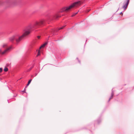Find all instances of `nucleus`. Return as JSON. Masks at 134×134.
I'll list each match as a JSON object with an SVG mask.
<instances>
[{"mask_svg": "<svg viewBox=\"0 0 134 134\" xmlns=\"http://www.w3.org/2000/svg\"><path fill=\"white\" fill-rule=\"evenodd\" d=\"M45 21L44 19H43L39 22H36L33 24L29 26L24 30V34L21 36H20L18 34H16L9 38V41L12 42L15 40L16 43H18L24 37L28 35L31 31L39 26L43 24Z\"/></svg>", "mask_w": 134, "mask_h": 134, "instance_id": "nucleus-1", "label": "nucleus"}, {"mask_svg": "<svg viewBox=\"0 0 134 134\" xmlns=\"http://www.w3.org/2000/svg\"><path fill=\"white\" fill-rule=\"evenodd\" d=\"M79 3H81V2L79 1L73 3L71 5L68 7H63L62 9V12H67L71 8L75 6L76 5Z\"/></svg>", "mask_w": 134, "mask_h": 134, "instance_id": "nucleus-2", "label": "nucleus"}, {"mask_svg": "<svg viewBox=\"0 0 134 134\" xmlns=\"http://www.w3.org/2000/svg\"><path fill=\"white\" fill-rule=\"evenodd\" d=\"M126 2H124L123 3V5L122 8L125 9L127 7L129 3V0H126Z\"/></svg>", "mask_w": 134, "mask_h": 134, "instance_id": "nucleus-3", "label": "nucleus"}, {"mask_svg": "<svg viewBox=\"0 0 134 134\" xmlns=\"http://www.w3.org/2000/svg\"><path fill=\"white\" fill-rule=\"evenodd\" d=\"M12 48V47H10L8 48H7L3 52H2V54H4L5 53H6L8 52H9L10 49Z\"/></svg>", "mask_w": 134, "mask_h": 134, "instance_id": "nucleus-4", "label": "nucleus"}, {"mask_svg": "<svg viewBox=\"0 0 134 134\" xmlns=\"http://www.w3.org/2000/svg\"><path fill=\"white\" fill-rule=\"evenodd\" d=\"M111 91H112V92L111 93V95L109 99L108 102H109L110 101V99H112V98H113V95L114 94V91L113 90V89H112Z\"/></svg>", "mask_w": 134, "mask_h": 134, "instance_id": "nucleus-5", "label": "nucleus"}, {"mask_svg": "<svg viewBox=\"0 0 134 134\" xmlns=\"http://www.w3.org/2000/svg\"><path fill=\"white\" fill-rule=\"evenodd\" d=\"M61 17V16L58 14H56L53 17V18L54 19H57L59 17Z\"/></svg>", "mask_w": 134, "mask_h": 134, "instance_id": "nucleus-6", "label": "nucleus"}, {"mask_svg": "<svg viewBox=\"0 0 134 134\" xmlns=\"http://www.w3.org/2000/svg\"><path fill=\"white\" fill-rule=\"evenodd\" d=\"M6 2L7 3H10V2H12L13 3H14V4H15V3L16 2V1H11L10 0H8L6 1Z\"/></svg>", "mask_w": 134, "mask_h": 134, "instance_id": "nucleus-7", "label": "nucleus"}, {"mask_svg": "<svg viewBox=\"0 0 134 134\" xmlns=\"http://www.w3.org/2000/svg\"><path fill=\"white\" fill-rule=\"evenodd\" d=\"M47 42H46L44 43L41 45V46L40 47V49H41V48L44 47L47 44Z\"/></svg>", "mask_w": 134, "mask_h": 134, "instance_id": "nucleus-8", "label": "nucleus"}, {"mask_svg": "<svg viewBox=\"0 0 134 134\" xmlns=\"http://www.w3.org/2000/svg\"><path fill=\"white\" fill-rule=\"evenodd\" d=\"M58 30H55V29H52V30H51V32H52V33H54V32H55V31H57Z\"/></svg>", "mask_w": 134, "mask_h": 134, "instance_id": "nucleus-9", "label": "nucleus"}, {"mask_svg": "<svg viewBox=\"0 0 134 134\" xmlns=\"http://www.w3.org/2000/svg\"><path fill=\"white\" fill-rule=\"evenodd\" d=\"M8 70V69L7 67H5L4 69V71L5 72H7Z\"/></svg>", "mask_w": 134, "mask_h": 134, "instance_id": "nucleus-10", "label": "nucleus"}, {"mask_svg": "<svg viewBox=\"0 0 134 134\" xmlns=\"http://www.w3.org/2000/svg\"><path fill=\"white\" fill-rule=\"evenodd\" d=\"M7 46V44H5L3 45L2 47L3 48H4L5 47Z\"/></svg>", "mask_w": 134, "mask_h": 134, "instance_id": "nucleus-11", "label": "nucleus"}, {"mask_svg": "<svg viewBox=\"0 0 134 134\" xmlns=\"http://www.w3.org/2000/svg\"><path fill=\"white\" fill-rule=\"evenodd\" d=\"M32 80V79H30L29 81L28 82V83H28V84H30V83Z\"/></svg>", "mask_w": 134, "mask_h": 134, "instance_id": "nucleus-12", "label": "nucleus"}, {"mask_svg": "<svg viewBox=\"0 0 134 134\" xmlns=\"http://www.w3.org/2000/svg\"><path fill=\"white\" fill-rule=\"evenodd\" d=\"M65 27V26H63L62 27H61L59 28V29H58V30H59L60 29H63V28Z\"/></svg>", "mask_w": 134, "mask_h": 134, "instance_id": "nucleus-13", "label": "nucleus"}, {"mask_svg": "<svg viewBox=\"0 0 134 134\" xmlns=\"http://www.w3.org/2000/svg\"><path fill=\"white\" fill-rule=\"evenodd\" d=\"M3 71V69L2 68H0V72H2Z\"/></svg>", "mask_w": 134, "mask_h": 134, "instance_id": "nucleus-14", "label": "nucleus"}, {"mask_svg": "<svg viewBox=\"0 0 134 134\" xmlns=\"http://www.w3.org/2000/svg\"><path fill=\"white\" fill-rule=\"evenodd\" d=\"M77 12H76V13H74V14L72 15V16H74L75 15H76V14H77Z\"/></svg>", "mask_w": 134, "mask_h": 134, "instance_id": "nucleus-15", "label": "nucleus"}, {"mask_svg": "<svg viewBox=\"0 0 134 134\" xmlns=\"http://www.w3.org/2000/svg\"><path fill=\"white\" fill-rule=\"evenodd\" d=\"M76 59L78 60V61L79 63H81L79 59V58H77Z\"/></svg>", "mask_w": 134, "mask_h": 134, "instance_id": "nucleus-16", "label": "nucleus"}, {"mask_svg": "<svg viewBox=\"0 0 134 134\" xmlns=\"http://www.w3.org/2000/svg\"><path fill=\"white\" fill-rule=\"evenodd\" d=\"M100 122V120H97V123L98 124H99V123Z\"/></svg>", "mask_w": 134, "mask_h": 134, "instance_id": "nucleus-17", "label": "nucleus"}, {"mask_svg": "<svg viewBox=\"0 0 134 134\" xmlns=\"http://www.w3.org/2000/svg\"><path fill=\"white\" fill-rule=\"evenodd\" d=\"M33 67H31L28 70V71H29L31 70V69L33 68Z\"/></svg>", "mask_w": 134, "mask_h": 134, "instance_id": "nucleus-18", "label": "nucleus"}, {"mask_svg": "<svg viewBox=\"0 0 134 134\" xmlns=\"http://www.w3.org/2000/svg\"><path fill=\"white\" fill-rule=\"evenodd\" d=\"M25 90H26V89H25V88L24 89V90L23 91H22V92H23L24 93H25Z\"/></svg>", "mask_w": 134, "mask_h": 134, "instance_id": "nucleus-19", "label": "nucleus"}, {"mask_svg": "<svg viewBox=\"0 0 134 134\" xmlns=\"http://www.w3.org/2000/svg\"><path fill=\"white\" fill-rule=\"evenodd\" d=\"M29 85V84H28V83H27V85H26V86H25V88H27V86Z\"/></svg>", "mask_w": 134, "mask_h": 134, "instance_id": "nucleus-20", "label": "nucleus"}, {"mask_svg": "<svg viewBox=\"0 0 134 134\" xmlns=\"http://www.w3.org/2000/svg\"><path fill=\"white\" fill-rule=\"evenodd\" d=\"M40 54V53L38 52V53L37 54V56H38V55H39Z\"/></svg>", "mask_w": 134, "mask_h": 134, "instance_id": "nucleus-21", "label": "nucleus"}, {"mask_svg": "<svg viewBox=\"0 0 134 134\" xmlns=\"http://www.w3.org/2000/svg\"><path fill=\"white\" fill-rule=\"evenodd\" d=\"M40 36H37V37L38 39H39L40 38Z\"/></svg>", "mask_w": 134, "mask_h": 134, "instance_id": "nucleus-22", "label": "nucleus"}, {"mask_svg": "<svg viewBox=\"0 0 134 134\" xmlns=\"http://www.w3.org/2000/svg\"><path fill=\"white\" fill-rule=\"evenodd\" d=\"M122 14V12H121L120 13V14Z\"/></svg>", "mask_w": 134, "mask_h": 134, "instance_id": "nucleus-23", "label": "nucleus"}, {"mask_svg": "<svg viewBox=\"0 0 134 134\" xmlns=\"http://www.w3.org/2000/svg\"><path fill=\"white\" fill-rule=\"evenodd\" d=\"M0 51L1 52H2V50H1V49H0Z\"/></svg>", "mask_w": 134, "mask_h": 134, "instance_id": "nucleus-24", "label": "nucleus"}, {"mask_svg": "<svg viewBox=\"0 0 134 134\" xmlns=\"http://www.w3.org/2000/svg\"><path fill=\"white\" fill-rule=\"evenodd\" d=\"M87 11L88 12L90 11V10H87Z\"/></svg>", "mask_w": 134, "mask_h": 134, "instance_id": "nucleus-25", "label": "nucleus"}, {"mask_svg": "<svg viewBox=\"0 0 134 134\" xmlns=\"http://www.w3.org/2000/svg\"><path fill=\"white\" fill-rule=\"evenodd\" d=\"M8 103H9V102H8Z\"/></svg>", "mask_w": 134, "mask_h": 134, "instance_id": "nucleus-26", "label": "nucleus"}, {"mask_svg": "<svg viewBox=\"0 0 134 134\" xmlns=\"http://www.w3.org/2000/svg\"><path fill=\"white\" fill-rule=\"evenodd\" d=\"M1 3V2H0V3Z\"/></svg>", "mask_w": 134, "mask_h": 134, "instance_id": "nucleus-27", "label": "nucleus"}]
</instances>
